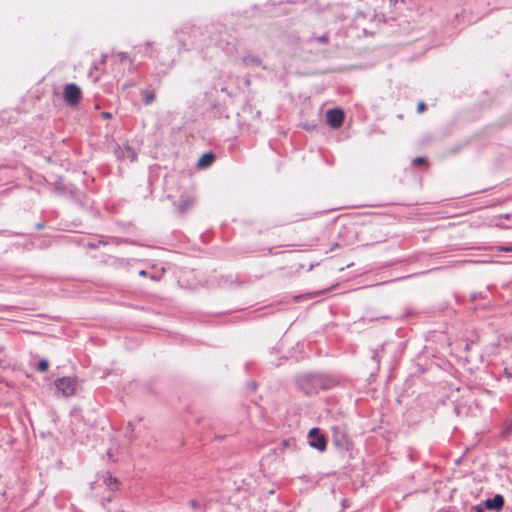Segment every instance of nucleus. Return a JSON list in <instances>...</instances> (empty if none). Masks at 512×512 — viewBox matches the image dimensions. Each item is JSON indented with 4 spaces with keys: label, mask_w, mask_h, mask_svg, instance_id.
<instances>
[{
    "label": "nucleus",
    "mask_w": 512,
    "mask_h": 512,
    "mask_svg": "<svg viewBox=\"0 0 512 512\" xmlns=\"http://www.w3.org/2000/svg\"><path fill=\"white\" fill-rule=\"evenodd\" d=\"M326 119L330 127L337 129L343 124L344 113L341 109H331L327 111Z\"/></svg>",
    "instance_id": "4"
},
{
    "label": "nucleus",
    "mask_w": 512,
    "mask_h": 512,
    "mask_svg": "<svg viewBox=\"0 0 512 512\" xmlns=\"http://www.w3.org/2000/svg\"><path fill=\"white\" fill-rule=\"evenodd\" d=\"M141 95L146 105L151 104L155 100V93L150 90H142Z\"/></svg>",
    "instance_id": "7"
},
{
    "label": "nucleus",
    "mask_w": 512,
    "mask_h": 512,
    "mask_svg": "<svg viewBox=\"0 0 512 512\" xmlns=\"http://www.w3.org/2000/svg\"><path fill=\"white\" fill-rule=\"evenodd\" d=\"M425 162V158L423 157H417L415 160H414V163L415 164H422Z\"/></svg>",
    "instance_id": "15"
},
{
    "label": "nucleus",
    "mask_w": 512,
    "mask_h": 512,
    "mask_svg": "<svg viewBox=\"0 0 512 512\" xmlns=\"http://www.w3.org/2000/svg\"><path fill=\"white\" fill-rule=\"evenodd\" d=\"M214 154L211 152L204 153L198 160L197 166L198 168L204 169L212 165L214 162Z\"/></svg>",
    "instance_id": "6"
},
{
    "label": "nucleus",
    "mask_w": 512,
    "mask_h": 512,
    "mask_svg": "<svg viewBox=\"0 0 512 512\" xmlns=\"http://www.w3.org/2000/svg\"><path fill=\"white\" fill-rule=\"evenodd\" d=\"M426 110V105L424 102H419L418 105H417V111L419 113H422Z\"/></svg>",
    "instance_id": "13"
},
{
    "label": "nucleus",
    "mask_w": 512,
    "mask_h": 512,
    "mask_svg": "<svg viewBox=\"0 0 512 512\" xmlns=\"http://www.w3.org/2000/svg\"><path fill=\"white\" fill-rule=\"evenodd\" d=\"M102 116H103L104 118H106V119L111 118V114H110L109 112H103V113H102Z\"/></svg>",
    "instance_id": "17"
},
{
    "label": "nucleus",
    "mask_w": 512,
    "mask_h": 512,
    "mask_svg": "<svg viewBox=\"0 0 512 512\" xmlns=\"http://www.w3.org/2000/svg\"><path fill=\"white\" fill-rule=\"evenodd\" d=\"M48 368H49V363L47 360L42 359L41 361H39V363L37 365L38 371L46 372L48 370Z\"/></svg>",
    "instance_id": "9"
},
{
    "label": "nucleus",
    "mask_w": 512,
    "mask_h": 512,
    "mask_svg": "<svg viewBox=\"0 0 512 512\" xmlns=\"http://www.w3.org/2000/svg\"><path fill=\"white\" fill-rule=\"evenodd\" d=\"M117 59L119 60V62L121 63H124V62H131L129 57L125 54V53H119L117 55Z\"/></svg>",
    "instance_id": "11"
},
{
    "label": "nucleus",
    "mask_w": 512,
    "mask_h": 512,
    "mask_svg": "<svg viewBox=\"0 0 512 512\" xmlns=\"http://www.w3.org/2000/svg\"><path fill=\"white\" fill-rule=\"evenodd\" d=\"M502 219L510 220L511 215L510 214H502V215L495 217V221H496L495 224L499 227H502V223H501Z\"/></svg>",
    "instance_id": "10"
},
{
    "label": "nucleus",
    "mask_w": 512,
    "mask_h": 512,
    "mask_svg": "<svg viewBox=\"0 0 512 512\" xmlns=\"http://www.w3.org/2000/svg\"><path fill=\"white\" fill-rule=\"evenodd\" d=\"M140 275H146L145 271H140Z\"/></svg>",
    "instance_id": "20"
},
{
    "label": "nucleus",
    "mask_w": 512,
    "mask_h": 512,
    "mask_svg": "<svg viewBox=\"0 0 512 512\" xmlns=\"http://www.w3.org/2000/svg\"><path fill=\"white\" fill-rule=\"evenodd\" d=\"M82 98L80 88L76 84H67L63 90V99L70 106H76Z\"/></svg>",
    "instance_id": "1"
},
{
    "label": "nucleus",
    "mask_w": 512,
    "mask_h": 512,
    "mask_svg": "<svg viewBox=\"0 0 512 512\" xmlns=\"http://www.w3.org/2000/svg\"><path fill=\"white\" fill-rule=\"evenodd\" d=\"M476 512H483V509L480 506L476 507Z\"/></svg>",
    "instance_id": "19"
},
{
    "label": "nucleus",
    "mask_w": 512,
    "mask_h": 512,
    "mask_svg": "<svg viewBox=\"0 0 512 512\" xmlns=\"http://www.w3.org/2000/svg\"><path fill=\"white\" fill-rule=\"evenodd\" d=\"M308 435L311 438L309 443L311 447L320 451H324L326 449L327 442L325 436L319 433L318 428L310 429Z\"/></svg>",
    "instance_id": "3"
},
{
    "label": "nucleus",
    "mask_w": 512,
    "mask_h": 512,
    "mask_svg": "<svg viewBox=\"0 0 512 512\" xmlns=\"http://www.w3.org/2000/svg\"><path fill=\"white\" fill-rule=\"evenodd\" d=\"M56 388L65 397H70L76 393L77 382L74 378L63 377L55 381Z\"/></svg>",
    "instance_id": "2"
},
{
    "label": "nucleus",
    "mask_w": 512,
    "mask_h": 512,
    "mask_svg": "<svg viewBox=\"0 0 512 512\" xmlns=\"http://www.w3.org/2000/svg\"><path fill=\"white\" fill-rule=\"evenodd\" d=\"M100 77V73L96 74L94 77H93V82H97L98 79Z\"/></svg>",
    "instance_id": "18"
},
{
    "label": "nucleus",
    "mask_w": 512,
    "mask_h": 512,
    "mask_svg": "<svg viewBox=\"0 0 512 512\" xmlns=\"http://www.w3.org/2000/svg\"><path fill=\"white\" fill-rule=\"evenodd\" d=\"M512 431V420H511V423L504 429L503 433H508Z\"/></svg>",
    "instance_id": "16"
},
{
    "label": "nucleus",
    "mask_w": 512,
    "mask_h": 512,
    "mask_svg": "<svg viewBox=\"0 0 512 512\" xmlns=\"http://www.w3.org/2000/svg\"><path fill=\"white\" fill-rule=\"evenodd\" d=\"M317 41L320 43L326 44L329 41V37H328V35H323V36L318 37Z\"/></svg>",
    "instance_id": "14"
},
{
    "label": "nucleus",
    "mask_w": 512,
    "mask_h": 512,
    "mask_svg": "<svg viewBox=\"0 0 512 512\" xmlns=\"http://www.w3.org/2000/svg\"><path fill=\"white\" fill-rule=\"evenodd\" d=\"M193 204V201L191 199H186V200H182L180 203H179V210L181 212H184L186 211L187 209H189Z\"/></svg>",
    "instance_id": "8"
},
{
    "label": "nucleus",
    "mask_w": 512,
    "mask_h": 512,
    "mask_svg": "<svg viewBox=\"0 0 512 512\" xmlns=\"http://www.w3.org/2000/svg\"><path fill=\"white\" fill-rule=\"evenodd\" d=\"M485 504L488 509L500 510L504 505V498L497 494L492 499H488Z\"/></svg>",
    "instance_id": "5"
},
{
    "label": "nucleus",
    "mask_w": 512,
    "mask_h": 512,
    "mask_svg": "<svg viewBox=\"0 0 512 512\" xmlns=\"http://www.w3.org/2000/svg\"><path fill=\"white\" fill-rule=\"evenodd\" d=\"M106 63V56L102 55L100 63L98 65H95L96 70H102V66Z\"/></svg>",
    "instance_id": "12"
}]
</instances>
